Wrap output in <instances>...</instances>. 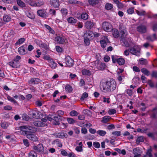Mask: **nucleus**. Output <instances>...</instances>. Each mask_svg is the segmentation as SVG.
<instances>
[{"instance_id":"nucleus-1","label":"nucleus","mask_w":157,"mask_h":157,"mask_svg":"<svg viewBox=\"0 0 157 157\" xmlns=\"http://www.w3.org/2000/svg\"><path fill=\"white\" fill-rule=\"evenodd\" d=\"M99 87L101 90L103 92H111L116 89L117 82L113 78L102 80L100 82Z\"/></svg>"},{"instance_id":"nucleus-2","label":"nucleus","mask_w":157,"mask_h":157,"mask_svg":"<svg viewBox=\"0 0 157 157\" xmlns=\"http://www.w3.org/2000/svg\"><path fill=\"white\" fill-rule=\"evenodd\" d=\"M19 129L21 132V134L26 136V137L33 142H36L38 140V139L36 136L33 132L27 131L25 130L28 128L27 126L23 125L19 127Z\"/></svg>"},{"instance_id":"nucleus-3","label":"nucleus","mask_w":157,"mask_h":157,"mask_svg":"<svg viewBox=\"0 0 157 157\" xmlns=\"http://www.w3.org/2000/svg\"><path fill=\"white\" fill-rule=\"evenodd\" d=\"M21 59V56L17 55L13 60L9 62L8 64L12 67H18L20 66L19 61Z\"/></svg>"},{"instance_id":"nucleus-4","label":"nucleus","mask_w":157,"mask_h":157,"mask_svg":"<svg viewBox=\"0 0 157 157\" xmlns=\"http://www.w3.org/2000/svg\"><path fill=\"white\" fill-rule=\"evenodd\" d=\"M140 48L138 45H135L129 48L130 52L133 55H139L140 53Z\"/></svg>"},{"instance_id":"nucleus-5","label":"nucleus","mask_w":157,"mask_h":157,"mask_svg":"<svg viewBox=\"0 0 157 157\" xmlns=\"http://www.w3.org/2000/svg\"><path fill=\"white\" fill-rule=\"evenodd\" d=\"M102 28L106 32H110L112 30V27L111 25L107 22H104L102 23Z\"/></svg>"},{"instance_id":"nucleus-6","label":"nucleus","mask_w":157,"mask_h":157,"mask_svg":"<svg viewBox=\"0 0 157 157\" xmlns=\"http://www.w3.org/2000/svg\"><path fill=\"white\" fill-rule=\"evenodd\" d=\"M99 63L100 60H99L97 59L95 62L94 64L97 68L99 70L102 71L104 70L106 67L105 63H101L100 64Z\"/></svg>"},{"instance_id":"nucleus-7","label":"nucleus","mask_w":157,"mask_h":157,"mask_svg":"<svg viewBox=\"0 0 157 157\" xmlns=\"http://www.w3.org/2000/svg\"><path fill=\"white\" fill-rule=\"evenodd\" d=\"M38 15L43 18H46L48 16L49 13L47 12L45 9L39 10L37 12Z\"/></svg>"},{"instance_id":"nucleus-8","label":"nucleus","mask_w":157,"mask_h":157,"mask_svg":"<svg viewBox=\"0 0 157 157\" xmlns=\"http://www.w3.org/2000/svg\"><path fill=\"white\" fill-rule=\"evenodd\" d=\"M33 149L38 152H43L44 151L43 146L42 144H39L33 147Z\"/></svg>"},{"instance_id":"nucleus-9","label":"nucleus","mask_w":157,"mask_h":157,"mask_svg":"<svg viewBox=\"0 0 157 157\" xmlns=\"http://www.w3.org/2000/svg\"><path fill=\"white\" fill-rule=\"evenodd\" d=\"M137 31L141 34L145 33L147 31V27L146 26L140 25L138 26L136 28Z\"/></svg>"},{"instance_id":"nucleus-10","label":"nucleus","mask_w":157,"mask_h":157,"mask_svg":"<svg viewBox=\"0 0 157 157\" xmlns=\"http://www.w3.org/2000/svg\"><path fill=\"white\" fill-rule=\"evenodd\" d=\"M65 64L66 66L69 67H72L74 64V60L70 56L67 57L66 59Z\"/></svg>"},{"instance_id":"nucleus-11","label":"nucleus","mask_w":157,"mask_h":157,"mask_svg":"<svg viewBox=\"0 0 157 157\" xmlns=\"http://www.w3.org/2000/svg\"><path fill=\"white\" fill-rule=\"evenodd\" d=\"M120 33L121 35V39L125 38L127 36L125 33L126 30L124 27L119 26Z\"/></svg>"},{"instance_id":"nucleus-12","label":"nucleus","mask_w":157,"mask_h":157,"mask_svg":"<svg viewBox=\"0 0 157 157\" xmlns=\"http://www.w3.org/2000/svg\"><path fill=\"white\" fill-rule=\"evenodd\" d=\"M50 3L51 5L54 8H58L60 6L59 0H51Z\"/></svg>"},{"instance_id":"nucleus-13","label":"nucleus","mask_w":157,"mask_h":157,"mask_svg":"<svg viewBox=\"0 0 157 157\" xmlns=\"http://www.w3.org/2000/svg\"><path fill=\"white\" fill-rule=\"evenodd\" d=\"M109 40L107 37H105L104 39L101 40L100 41L101 47L103 48L106 47L107 43H109Z\"/></svg>"},{"instance_id":"nucleus-14","label":"nucleus","mask_w":157,"mask_h":157,"mask_svg":"<svg viewBox=\"0 0 157 157\" xmlns=\"http://www.w3.org/2000/svg\"><path fill=\"white\" fill-rule=\"evenodd\" d=\"M53 135L56 138H66L67 136V135L63 132H56L53 134Z\"/></svg>"},{"instance_id":"nucleus-15","label":"nucleus","mask_w":157,"mask_h":157,"mask_svg":"<svg viewBox=\"0 0 157 157\" xmlns=\"http://www.w3.org/2000/svg\"><path fill=\"white\" fill-rule=\"evenodd\" d=\"M94 24L93 22L88 21L85 23V27L87 29H91L93 28Z\"/></svg>"},{"instance_id":"nucleus-16","label":"nucleus","mask_w":157,"mask_h":157,"mask_svg":"<svg viewBox=\"0 0 157 157\" xmlns=\"http://www.w3.org/2000/svg\"><path fill=\"white\" fill-rule=\"evenodd\" d=\"M84 37L90 39H92L93 36V33L91 31L88 30L84 34Z\"/></svg>"},{"instance_id":"nucleus-17","label":"nucleus","mask_w":157,"mask_h":157,"mask_svg":"<svg viewBox=\"0 0 157 157\" xmlns=\"http://www.w3.org/2000/svg\"><path fill=\"white\" fill-rule=\"evenodd\" d=\"M40 79L38 78H32L28 81L29 85L30 84V83H33L34 84H36L39 83Z\"/></svg>"},{"instance_id":"nucleus-18","label":"nucleus","mask_w":157,"mask_h":157,"mask_svg":"<svg viewBox=\"0 0 157 157\" xmlns=\"http://www.w3.org/2000/svg\"><path fill=\"white\" fill-rule=\"evenodd\" d=\"M53 120L55 121L54 124L55 125H59L60 124L59 121L62 120V117L59 116H54L53 117Z\"/></svg>"},{"instance_id":"nucleus-19","label":"nucleus","mask_w":157,"mask_h":157,"mask_svg":"<svg viewBox=\"0 0 157 157\" xmlns=\"http://www.w3.org/2000/svg\"><path fill=\"white\" fill-rule=\"evenodd\" d=\"M18 52L20 54L22 55H24L26 53L24 45H23L18 48Z\"/></svg>"},{"instance_id":"nucleus-20","label":"nucleus","mask_w":157,"mask_h":157,"mask_svg":"<svg viewBox=\"0 0 157 157\" xmlns=\"http://www.w3.org/2000/svg\"><path fill=\"white\" fill-rule=\"evenodd\" d=\"M55 40L58 43L63 44L65 42V40L62 37L57 36L55 38Z\"/></svg>"},{"instance_id":"nucleus-21","label":"nucleus","mask_w":157,"mask_h":157,"mask_svg":"<svg viewBox=\"0 0 157 157\" xmlns=\"http://www.w3.org/2000/svg\"><path fill=\"white\" fill-rule=\"evenodd\" d=\"M15 136L11 134L7 135L5 136V138L7 140H9L11 142L15 141Z\"/></svg>"},{"instance_id":"nucleus-22","label":"nucleus","mask_w":157,"mask_h":157,"mask_svg":"<svg viewBox=\"0 0 157 157\" xmlns=\"http://www.w3.org/2000/svg\"><path fill=\"white\" fill-rule=\"evenodd\" d=\"M35 126L37 127H44L45 125V124L44 123L40 121H36L33 123Z\"/></svg>"},{"instance_id":"nucleus-23","label":"nucleus","mask_w":157,"mask_h":157,"mask_svg":"<svg viewBox=\"0 0 157 157\" xmlns=\"http://www.w3.org/2000/svg\"><path fill=\"white\" fill-rule=\"evenodd\" d=\"M111 117L109 116H105L102 118L101 122L103 123H106L110 121Z\"/></svg>"},{"instance_id":"nucleus-24","label":"nucleus","mask_w":157,"mask_h":157,"mask_svg":"<svg viewBox=\"0 0 157 157\" xmlns=\"http://www.w3.org/2000/svg\"><path fill=\"white\" fill-rule=\"evenodd\" d=\"M89 5L93 6H95L99 3V0H88Z\"/></svg>"},{"instance_id":"nucleus-25","label":"nucleus","mask_w":157,"mask_h":157,"mask_svg":"<svg viewBox=\"0 0 157 157\" xmlns=\"http://www.w3.org/2000/svg\"><path fill=\"white\" fill-rule=\"evenodd\" d=\"M44 4V2L42 0H36L35 3H34V6H40Z\"/></svg>"},{"instance_id":"nucleus-26","label":"nucleus","mask_w":157,"mask_h":157,"mask_svg":"<svg viewBox=\"0 0 157 157\" xmlns=\"http://www.w3.org/2000/svg\"><path fill=\"white\" fill-rule=\"evenodd\" d=\"M7 99L8 100L13 103L14 104H17V102L10 95H8L7 97Z\"/></svg>"},{"instance_id":"nucleus-27","label":"nucleus","mask_w":157,"mask_h":157,"mask_svg":"<svg viewBox=\"0 0 157 157\" xmlns=\"http://www.w3.org/2000/svg\"><path fill=\"white\" fill-rule=\"evenodd\" d=\"M117 62L120 65H122L125 63L124 59L122 58H119Z\"/></svg>"},{"instance_id":"nucleus-28","label":"nucleus","mask_w":157,"mask_h":157,"mask_svg":"<svg viewBox=\"0 0 157 157\" xmlns=\"http://www.w3.org/2000/svg\"><path fill=\"white\" fill-rule=\"evenodd\" d=\"M113 6L111 3H107L105 6V8L107 10H110L113 9Z\"/></svg>"},{"instance_id":"nucleus-29","label":"nucleus","mask_w":157,"mask_h":157,"mask_svg":"<svg viewBox=\"0 0 157 157\" xmlns=\"http://www.w3.org/2000/svg\"><path fill=\"white\" fill-rule=\"evenodd\" d=\"M82 74L83 75H90L91 74L90 71L87 69H83L82 70Z\"/></svg>"},{"instance_id":"nucleus-30","label":"nucleus","mask_w":157,"mask_h":157,"mask_svg":"<svg viewBox=\"0 0 157 157\" xmlns=\"http://www.w3.org/2000/svg\"><path fill=\"white\" fill-rule=\"evenodd\" d=\"M25 40L24 38H21L19 39L15 43V45L17 46L19 44H22Z\"/></svg>"},{"instance_id":"nucleus-31","label":"nucleus","mask_w":157,"mask_h":157,"mask_svg":"<svg viewBox=\"0 0 157 157\" xmlns=\"http://www.w3.org/2000/svg\"><path fill=\"white\" fill-rule=\"evenodd\" d=\"M53 142L56 144L57 146L59 147H62V144L61 141L58 139H57L54 140Z\"/></svg>"},{"instance_id":"nucleus-32","label":"nucleus","mask_w":157,"mask_h":157,"mask_svg":"<svg viewBox=\"0 0 157 157\" xmlns=\"http://www.w3.org/2000/svg\"><path fill=\"white\" fill-rule=\"evenodd\" d=\"M67 20L68 23L71 24L75 23L77 21L76 19L72 17L68 18Z\"/></svg>"},{"instance_id":"nucleus-33","label":"nucleus","mask_w":157,"mask_h":157,"mask_svg":"<svg viewBox=\"0 0 157 157\" xmlns=\"http://www.w3.org/2000/svg\"><path fill=\"white\" fill-rule=\"evenodd\" d=\"M113 35L115 38H118L119 36V33L118 30L114 29L113 31Z\"/></svg>"},{"instance_id":"nucleus-34","label":"nucleus","mask_w":157,"mask_h":157,"mask_svg":"<svg viewBox=\"0 0 157 157\" xmlns=\"http://www.w3.org/2000/svg\"><path fill=\"white\" fill-rule=\"evenodd\" d=\"M17 4L20 7L23 8L25 7V4L21 0H16Z\"/></svg>"},{"instance_id":"nucleus-35","label":"nucleus","mask_w":157,"mask_h":157,"mask_svg":"<svg viewBox=\"0 0 157 157\" xmlns=\"http://www.w3.org/2000/svg\"><path fill=\"white\" fill-rule=\"evenodd\" d=\"M144 141L143 136H140L137 138L136 140V143L137 144H139L140 142H143Z\"/></svg>"},{"instance_id":"nucleus-36","label":"nucleus","mask_w":157,"mask_h":157,"mask_svg":"<svg viewBox=\"0 0 157 157\" xmlns=\"http://www.w3.org/2000/svg\"><path fill=\"white\" fill-rule=\"evenodd\" d=\"M141 71L145 75L148 76L150 74V73L147 69L145 68H143L141 69Z\"/></svg>"},{"instance_id":"nucleus-37","label":"nucleus","mask_w":157,"mask_h":157,"mask_svg":"<svg viewBox=\"0 0 157 157\" xmlns=\"http://www.w3.org/2000/svg\"><path fill=\"white\" fill-rule=\"evenodd\" d=\"M49 62L50 66L52 68H55L57 67V63L52 59H51Z\"/></svg>"},{"instance_id":"nucleus-38","label":"nucleus","mask_w":157,"mask_h":157,"mask_svg":"<svg viewBox=\"0 0 157 157\" xmlns=\"http://www.w3.org/2000/svg\"><path fill=\"white\" fill-rule=\"evenodd\" d=\"M65 89L66 91L69 93H71L73 90L72 86L69 85H66Z\"/></svg>"},{"instance_id":"nucleus-39","label":"nucleus","mask_w":157,"mask_h":157,"mask_svg":"<svg viewBox=\"0 0 157 157\" xmlns=\"http://www.w3.org/2000/svg\"><path fill=\"white\" fill-rule=\"evenodd\" d=\"M96 133L101 136H103L106 134V132L105 131L100 130L97 131Z\"/></svg>"},{"instance_id":"nucleus-40","label":"nucleus","mask_w":157,"mask_h":157,"mask_svg":"<svg viewBox=\"0 0 157 157\" xmlns=\"http://www.w3.org/2000/svg\"><path fill=\"white\" fill-rule=\"evenodd\" d=\"M147 128H139L137 129L136 131L138 132H141L143 133H146Z\"/></svg>"},{"instance_id":"nucleus-41","label":"nucleus","mask_w":157,"mask_h":157,"mask_svg":"<svg viewBox=\"0 0 157 157\" xmlns=\"http://www.w3.org/2000/svg\"><path fill=\"white\" fill-rule=\"evenodd\" d=\"M45 26L46 28L48 30L49 33L52 34H53L55 33V31L51 28L50 26L47 25H45Z\"/></svg>"},{"instance_id":"nucleus-42","label":"nucleus","mask_w":157,"mask_h":157,"mask_svg":"<svg viewBox=\"0 0 157 157\" xmlns=\"http://www.w3.org/2000/svg\"><path fill=\"white\" fill-rule=\"evenodd\" d=\"M121 40L122 41L125 46L126 47L129 46V44L128 41L126 40L125 37L121 39Z\"/></svg>"},{"instance_id":"nucleus-43","label":"nucleus","mask_w":157,"mask_h":157,"mask_svg":"<svg viewBox=\"0 0 157 157\" xmlns=\"http://www.w3.org/2000/svg\"><path fill=\"white\" fill-rule=\"evenodd\" d=\"M156 111V113L155 112L153 113L151 115V117L154 118H155L156 117V116L157 115V107H155L152 110V112L154 111Z\"/></svg>"},{"instance_id":"nucleus-44","label":"nucleus","mask_w":157,"mask_h":157,"mask_svg":"<svg viewBox=\"0 0 157 157\" xmlns=\"http://www.w3.org/2000/svg\"><path fill=\"white\" fill-rule=\"evenodd\" d=\"M151 28L153 31L156 32L157 31V22L152 23Z\"/></svg>"},{"instance_id":"nucleus-45","label":"nucleus","mask_w":157,"mask_h":157,"mask_svg":"<svg viewBox=\"0 0 157 157\" xmlns=\"http://www.w3.org/2000/svg\"><path fill=\"white\" fill-rule=\"evenodd\" d=\"M81 18L82 19L86 20L88 18V15L86 13H82L81 15Z\"/></svg>"},{"instance_id":"nucleus-46","label":"nucleus","mask_w":157,"mask_h":157,"mask_svg":"<svg viewBox=\"0 0 157 157\" xmlns=\"http://www.w3.org/2000/svg\"><path fill=\"white\" fill-rule=\"evenodd\" d=\"M67 121L68 122L71 124H72L74 123L76 121L70 117H68L67 118Z\"/></svg>"},{"instance_id":"nucleus-47","label":"nucleus","mask_w":157,"mask_h":157,"mask_svg":"<svg viewBox=\"0 0 157 157\" xmlns=\"http://www.w3.org/2000/svg\"><path fill=\"white\" fill-rule=\"evenodd\" d=\"M36 153L33 151H31L29 153V157H37Z\"/></svg>"},{"instance_id":"nucleus-48","label":"nucleus","mask_w":157,"mask_h":157,"mask_svg":"<svg viewBox=\"0 0 157 157\" xmlns=\"http://www.w3.org/2000/svg\"><path fill=\"white\" fill-rule=\"evenodd\" d=\"M88 96V93L86 92H84L82 94L80 99L82 101H83L85 99L87 98Z\"/></svg>"},{"instance_id":"nucleus-49","label":"nucleus","mask_w":157,"mask_h":157,"mask_svg":"<svg viewBox=\"0 0 157 157\" xmlns=\"http://www.w3.org/2000/svg\"><path fill=\"white\" fill-rule=\"evenodd\" d=\"M111 58L113 63H115L117 62L119 58L117 56L112 55L111 56Z\"/></svg>"},{"instance_id":"nucleus-50","label":"nucleus","mask_w":157,"mask_h":157,"mask_svg":"<svg viewBox=\"0 0 157 157\" xmlns=\"http://www.w3.org/2000/svg\"><path fill=\"white\" fill-rule=\"evenodd\" d=\"M3 20L4 22H7L10 21L11 18L7 15H5L3 17Z\"/></svg>"},{"instance_id":"nucleus-51","label":"nucleus","mask_w":157,"mask_h":157,"mask_svg":"<svg viewBox=\"0 0 157 157\" xmlns=\"http://www.w3.org/2000/svg\"><path fill=\"white\" fill-rule=\"evenodd\" d=\"M61 12L63 16H65L67 14V10L65 8H63L61 10Z\"/></svg>"},{"instance_id":"nucleus-52","label":"nucleus","mask_w":157,"mask_h":157,"mask_svg":"<svg viewBox=\"0 0 157 157\" xmlns=\"http://www.w3.org/2000/svg\"><path fill=\"white\" fill-rule=\"evenodd\" d=\"M155 133L149 132L147 134L149 137L151 138L153 140H155V138L154 136Z\"/></svg>"},{"instance_id":"nucleus-53","label":"nucleus","mask_w":157,"mask_h":157,"mask_svg":"<svg viewBox=\"0 0 157 157\" xmlns=\"http://www.w3.org/2000/svg\"><path fill=\"white\" fill-rule=\"evenodd\" d=\"M152 151V149L151 148H150L147 150L146 152V155H148L149 157H152V155L151 153Z\"/></svg>"},{"instance_id":"nucleus-54","label":"nucleus","mask_w":157,"mask_h":157,"mask_svg":"<svg viewBox=\"0 0 157 157\" xmlns=\"http://www.w3.org/2000/svg\"><path fill=\"white\" fill-rule=\"evenodd\" d=\"M36 116L37 117H35V118L38 119L42 117V114L41 112L37 110H36Z\"/></svg>"},{"instance_id":"nucleus-55","label":"nucleus","mask_w":157,"mask_h":157,"mask_svg":"<svg viewBox=\"0 0 157 157\" xmlns=\"http://www.w3.org/2000/svg\"><path fill=\"white\" fill-rule=\"evenodd\" d=\"M49 13L50 14L52 15L55 16L56 15V11L53 9H50L49 10Z\"/></svg>"},{"instance_id":"nucleus-56","label":"nucleus","mask_w":157,"mask_h":157,"mask_svg":"<svg viewBox=\"0 0 157 157\" xmlns=\"http://www.w3.org/2000/svg\"><path fill=\"white\" fill-rule=\"evenodd\" d=\"M70 115L71 116H77L78 115V113L76 111L72 110L70 112Z\"/></svg>"},{"instance_id":"nucleus-57","label":"nucleus","mask_w":157,"mask_h":157,"mask_svg":"<svg viewBox=\"0 0 157 157\" xmlns=\"http://www.w3.org/2000/svg\"><path fill=\"white\" fill-rule=\"evenodd\" d=\"M26 15L27 17L30 19H33L34 18V16L32 13L28 12L26 13Z\"/></svg>"},{"instance_id":"nucleus-58","label":"nucleus","mask_w":157,"mask_h":157,"mask_svg":"<svg viewBox=\"0 0 157 157\" xmlns=\"http://www.w3.org/2000/svg\"><path fill=\"white\" fill-rule=\"evenodd\" d=\"M54 117V116H53L52 113L50 114L47 117V119L49 121H51L53 120V117Z\"/></svg>"},{"instance_id":"nucleus-59","label":"nucleus","mask_w":157,"mask_h":157,"mask_svg":"<svg viewBox=\"0 0 157 157\" xmlns=\"http://www.w3.org/2000/svg\"><path fill=\"white\" fill-rule=\"evenodd\" d=\"M112 134L116 136H119L121 135V132L120 131H116L113 132Z\"/></svg>"},{"instance_id":"nucleus-60","label":"nucleus","mask_w":157,"mask_h":157,"mask_svg":"<svg viewBox=\"0 0 157 157\" xmlns=\"http://www.w3.org/2000/svg\"><path fill=\"white\" fill-rule=\"evenodd\" d=\"M136 13L139 16H144L146 13V12L145 11L140 12L138 10H136Z\"/></svg>"},{"instance_id":"nucleus-61","label":"nucleus","mask_w":157,"mask_h":157,"mask_svg":"<svg viewBox=\"0 0 157 157\" xmlns=\"http://www.w3.org/2000/svg\"><path fill=\"white\" fill-rule=\"evenodd\" d=\"M30 113H31L30 115L33 118H35V117H37L36 116V110H32Z\"/></svg>"},{"instance_id":"nucleus-62","label":"nucleus","mask_w":157,"mask_h":157,"mask_svg":"<svg viewBox=\"0 0 157 157\" xmlns=\"http://www.w3.org/2000/svg\"><path fill=\"white\" fill-rule=\"evenodd\" d=\"M23 143L24 145L26 147H28L29 146L30 144L29 142V141L27 139L23 140Z\"/></svg>"},{"instance_id":"nucleus-63","label":"nucleus","mask_w":157,"mask_h":157,"mask_svg":"<svg viewBox=\"0 0 157 157\" xmlns=\"http://www.w3.org/2000/svg\"><path fill=\"white\" fill-rule=\"evenodd\" d=\"M56 113L57 114L58 116L60 117H62V116L64 114V112L62 110H59Z\"/></svg>"},{"instance_id":"nucleus-64","label":"nucleus","mask_w":157,"mask_h":157,"mask_svg":"<svg viewBox=\"0 0 157 157\" xmlns=\"http://www.w3.org/2000/svg\"><path fill=\"white\" fill-rule=\"evenodd\" d=\"M151 76L152 78H157V71H152Z\"/></svg>"}]
</instances>
